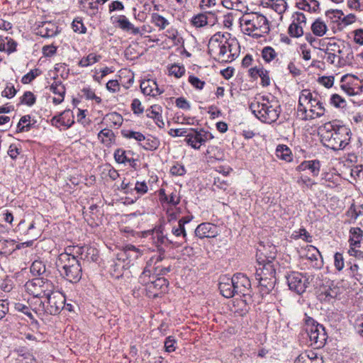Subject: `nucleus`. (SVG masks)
<instances>
[{
  "mask_svg": "<svg viewBox=\"0 0 363 363\" xmlns=\"http://www.w3.org/2000/svg\"><path fill=\"white\" fill-rule=\"evenodd\" d=\"M82 10L91 16H96L99 11L98 2L94 0H81Z\"/></svg>",
  "mask_w": 363,
  "mask_h": 363,
  "instance_id": "cd10ccee",
  "label": "nucleus"
},
{
  "mask_svg": "<svg viewBox=\"0 0 363 363\" xmlns=\"http://www.w3.org/2000/svg\"><path fill=\"white\" fill-rule=\"evenodd\" d=\"M328 30L326 23L320 18H317L311 25L313 33L318 37L323 36Z\"/></svg>",
  "mask_w": 363,
  "mask_h": 363,
  "instance_id": "f704fd0d",
  "label": "nucleus"
},
{
  "mask_svg": "<svg viewBox=\"0 0 363 363\" xmlns=\"http://www.w3.org/2000/svg\"><path fill=\"white\" fill-rule=\"evenodd\" d=\"M340 45L341 43H328L326 46L325 53L336 54L337 52H339Z\"/></svg>",
  "mask_w": 363,
  "mask_h": 363,
  "instance_id": "e2e57ef3",
  "label": "nucleus"
},
{
  "mask_svg": "<svg viewBox=\"0 0 363 363\" xmlns=\"http://www.w3.org/2000/svg\"><path fill=\"white\" fill-rule=\"evenodd\" d=\"M305 330L308 334L311 345L315 347H321L327 340V334L324 327L310 317H307L305 321Z\"/></svg>",
  "mask_w": 363,
  "mask_h": 363,
  "instance_id": "0eeeda50",
  "label": "nucleus"
},
{
  "mask_svg": "<svg viewBox=\"0 0 363 363\" xmlns=\"http://www.w3.org/2000/svg\"><path fill=\"white\" fill-rule=\"evenodd\" d=\"M292 23L289 27L291 36L298 38L303 35V29L306 26V17L301 12H295L292 16Z\"/></svg>",
  "mask_w": 363,
  "mask_h": 363,
  "instance_id": "ddd939ff",
  "label": "nucleus"
},
{
  "mask_svg": "<svg viewBox=\"0 0 363 363\" xmlns=\"http://www.w3.org/2000/svg\"><path fill=\"white\" fill-rule=\"evenodd\" d=\"M61 275L72 283L78 282L82 278V269L79 260L69 253H61L56 262Z\"/></svg>",
  "mask_w": 363,
  "mask_h": 363,
  "instance_id": "20e7f679",
  "label": "nucleus"
},
{
  "mask_svg": "<svg viewBox=\"0 0 363 363\" xmlns=\"http://www.w3.org/2000/svg\"><path fill=\"white\" fill-rule=\"evenodd\" d=\"M143 255V252L132 245H128L117 255L118 259L128 260V263L138 259Z\"/></svg>",
  "mask_w": 363,
  "mask_h": 363,
  "instance_id": "a211bd4d",
  "label": "nucleus"
},
{
  "mask_svg": "<svg viewBox=\"0 0 363 363\" xmlns=\"http://www.w3.org/2000/svg\"><path fill=\"white\" fill-rule=\"evenodd\" d=\"M288 286L291 291L298 294H303L308 287V281L303 274L293 272L286 276Z\"/></svg>",
  "mask_w": 363,
  "mask_h": 363,
  "instance_id": "f8f14e48",
  "label": "nucleus"
},
{
  "mask_svg": "<svg viewBox=\"0 0 363 363\" xmlns=\"http://www.w3.org/2000/svg\"><path fill=\"white\" fill-rule=\"evenodd\" d=\"M323 104L308 89H303L299 94L297 106L298 115L303 120H312L320 118L325 114Z\"/></svg>",
  "mask_w": 363,
  "mask_h": 363,
  "instance_id": "7ed1b4c3",
  "label": "nucleus"
},
{
  "mask_svg": "<svg viewBox=\"0 0 363 363\" xmlns=\"http://www.w3.org/2000/svg\"><path fill=\"white\" fill-rule=\"evenodd\" d=\"M232 279L229 277L221 278L219 283L220 294L225 298H231L235 295Z\"/></svg>",
  "mask_w": 363,
  "mask_h": 363,
  "instance_id": "5701e85b",
  "label": "nucleus"
},
{
  "mask_svg": "<svg viewBox=\"0 0 363 363\" xmlns=\"http://www.w3.org/2000/svg\"><path fill=\"white\" fill-rule=\"evenodd\" d=\"M300 169H308L313 176H318L320 172V164L318 160L304 161L298 167Z\"/></svg>",
  "mask_w": 363,
  "mask_h": 363,
  "instance_id": "72a5a7b5",
  "label": "nucleus"
},
{
  "mask_svg": "<svg viewBox=\"0 0 363 363\" xmlns=\"http://www.w3.org/2000/svg\"><path fill=\"white\" fill-rule=\"evenodd\" d=\"M189 82L196 89H202L205 85V82L194 76L189 77Z\"/></svg>",
  "mask_w": 363,
  "mask_h": 363,
  "instance_id": "bf43d9fd",
  "label": "nucleus"
},
{
  "mask_svg": "<svg viewBox=\"0 0 363 363\" xmlns=\"http://www.w3.org/2000/svg\"><path fill=\"white\" fill-rule=\"evenodd\" d=\"M142 92L147 96H156L163 92L153 79L144 80L140 83Z\"/></svg>",
  "mask_w": 363,
  "mask_h": 363,
  "instance_id": "412c9836",
  "label": "nucleus"
},
{
  "mask_svg": "<svg viewBox=\"0 0 363 363\" xmlns=\"http://www.w3.org/2000/svg\"><path fill=\"white\" fill-rule=\"evenodd\" d=\"M272 7L278 13H283L286 9V3L284 0H272Z\"/></svg>",
  "mask_w": 363,
  "mask_h": 363,
  "instance_id": "603ef678",
  "label": "nucleus"
},
{
  "mask_svg": "<svg viewBox=\"0 0 363 363\" xmlns=\"http://www.w3.org/2000/svg\"><path fill=\"white\" fill-rule=\"evenodd\" d=\"M306 258L313 262H315L313 267L320 268L322 266V261H318V257H320V253L318 250L313 245L307 246L306 248Z\"/></svg>",
  "mask_w": 363,
  "mask_h": 363,
  "instance_id": "c85d7f7f",
  "label": "nucleus"
},
{
  "mask_svg": "<svg viewBox=\"0 0 363 363\" xmlns=\"http://www.w3.org/2000/svg\"><path fill=\"white\" fill-rule=\"evenodd\" d=\"M262 56L266 62H269L276 57L277 52L272 47L268 46L263 48Z\"/></svg>",
  "mask_w": 363,
  "mask_h": 363,
  "instance_id": "c03bdc74",
  "label": "nucleus"
},
{
  "mask_svg": "<svg viewBox=\"0 0 363 363\" xmlns=\"http://www.w3.org/2000/svg\"><path fill=\"white\" fill-rule=\"evenodd\" d=\"M176 340L172 336H169L164 341L165 351L167 352H174L176 350L175 347Z\"/></svg>",
  "mask_w": 363,
  "mask_h": 363,
  "instance_id": "5fc2aeb1",
  "label": "nucleus"
},
{
  "mask_svg": "<svg viewBox=\"0 0 363 363\" xmlns=\"http://www.w3.org/2000/svg\"><path fill=\"white\" fill-rule=\"evenodd\" d=\"M188 133L189 129L186 128L170 129L169 131V134L172 137L185 136L186 138Z\"/></svg>",
  "mask_w": 363,
  "mask_h": 363,
  "instance_id": "69168bd1",
  "label": "nucleus"
},
{
  "mask_svg": "<svg viewBox=\"0 0 363 363\" xmlns=\"http://www.w3.org/2000/svg\"><path fill=\"white\" fill-rule=\"evenodd\" d=\"M330 104L337 108H344L346 106L345 100L339 94H333L330 98Z\"/></svg>",
  "mask_w": 363,
  "mask_h": 363,
  "instance_id": "49530a36",
  "label": "nucleus"
},
{
  "mask_svg": "<svg viewBox=\"0 0 363 363\" xmlns=\"http://www.w3.org/2000/svg\"><path fill=\"white\" fill-rule=\"evenodd\" d=\"M118 27L127 32H131L134 35L140 33V29L134 26L125 16H120L117 20Z\"/></svg>",
  "mask_w": 363,
  "mask_h": 363,
  "instance_id": "bb28decb",
  "label": "nucleus"
},
{
  "mask_svg": "<svg viewBox=\"0 0 363 363\" xmlns=\"http://www.w3.org/2000/svg\"><path fill=\"white\" fill-rule=\"evenodd\" d=\"M34 362L35 359L33 356L28 352L19 354L17 358V363H33Z\"/></svg>",
  "mask_w": 363,
  "mask_h": 363,
  "instance_id": "4d7b16f0",
  "label": "nucleus"
},
{
  "mask_svg": "<svg viewBox=\"0 0 363 363\" xmlns=\"http://www.w3.org/2000/svg\"><path fill=\"white\" fill-rule=\"evenodd\" d=\"M74 123V115L69 110H65L59 116H55L51 119L52 125L57 128L64 126L67 129L70 128Z\"/></svg>",
  "mask_w": 363,
  "mask_h": 363,
  "instance_id": "f3484780",
  "label": "nucleus"
},
{
  "mask_svg": "<svg viewBox=\"0 0 363 363\" xmlns=\"http://www.w3.org/2000/svg\"><path fill=\"white\" fill-rule=\"evenodd\" d=\"M169 72L170 75H173L177 78H180L184 75L185 68L183 66L174 65L169 68Z\"/></svg>",
  "mask_w": 363,
  "mask_h": 363,
  "instance_id": "09e8293b",
  "label": "nucleus"
},
{
  "mask_svg": "<svg viewBox=\"0 0 363 363\" xmlns=\"http://www.w3.org/2000/svg\"><path fill=\"white\" fill-rule=\"evenodd\" d=\"M30 121V116L29 115L22 116L17 125V132L22 133L28 131L32 125Z\"/></svg>",
  "mask_w": 363,
  "mask_h": 363,
  "instance_id": "a19ab883",
  "label": "nucleus"
},
{
  "mask_svg": "<svg viewBox=\"0 0 363 363\" xmlns=\"http://www.w3.org/2000/svg\"><path fill=\"white\" fill-rule=\"evenodd\" d=\"M338 61H348L353 58L352 48L348 43L341 42L339 52H336Z\"/></svg>",
  "mask_w": 363,
  "mask_h": 363,
  "instance_id": "7c9ffc66",
  "label": "nucleus"
},
{
  "mask_svg": "<svg viewBox=\"0 0 363 363\" xmlns=\"http://www.w3.org/2000/svg\"><path fill=\"white\" fill-rule=\"evenodd\" d=\"M160 145V140L152 135L145 136V140H143L140 145L146 150L153 151L157 150Z\"/></svg>",
  "mask_w": 363,
  "mask_h": 363,
  "instance_id": "c9c22d12",
  "label": "nucleus"
},
{
  "mask_svg": "<svg viewBox=\"0 0 363 363\" xmlns=\"http://www.w3.org/2000/svg\"><path fill=\"white\" fill-rule=\"evenodd\" d=\"M360 80L353 75H344L340 81V88L347 95L354 96L360 91Z\"/></svg>",
  "mask_w": 363,
  "mask_h": 363,
  "instance_id": "4468645a",
  "label": "nucleus"
},
{
  "mask_svg": "<svg viewBox=\"0 0 363 363\" xmlns=\"http://www.w3.org/2000/svg\"><path fill=\"white\" fill-rule=\"evenodd\" d=\"M277 254V250L275 245L271 244L260 245L257 252V263L274 262Z\"/></svg>",
  "mask_w": 363,
  "mask_h": 363,
  "instance_id": "2eb2a0df",
  "label": "nucleus"
},
{
  "mask_svg": "<svg viewBox=\"0 0 363 363\" xmlns=\"http://www.w3.org/2000/svg\"><path fill=\"white\" fill-rule=\"evenodd\" d=\"M35 102V97L31 91H26L21 98V103L28 106H32Z\"/></svg>",
  "mask_w": 363,
  "mask_h": 363,
  "instance_id": "864d4df0",
  "label": "nucleus"
},
{
  "mask_svg": "<svg viewBox=\"0 0 363 363\" xmlns=\"http://www.w3.org/2000/svg\"><path fill=\"white\" fill-rule=\"evenodd\" d=\"M363 230L359 228H352L350 230V246L360 247Z\"/></svg>",
  "mask_w": 363,
  "mask_h": 363,
  "instance_id": "c756f323",
  "label": "nucleus"
},
{
  "mask_svg": "<svg viewBox=\"0 0 363 363\" xmlns=\"http://www.w3.org/2000/svg\"><path fill=\"white\" fill-rule=\"evenodd\" d=\"M161 107L157 106H152L150 108L146 110V116L150 118H152L157 125L162 128L164 127V122L161 114Z\"/></svg>",
  "mask_w": 363,
  "mask_h": 363,
  "instance_id": "a878e982",
  "label": "nucleus"
},
{
  "mask_svg": "<svg viewBox=\"0 0 363 363\" xmlns=\"http://www.w3.org/2000/svg\"><path fill=\"white\" fill-rule=\"evenodd\" d=\"M275 265L274 262L258 263V267L256 269L255 277L261 286L270 291L274 288L276 282L275 279Z\"/></svg>",
  "mask_w": 363,
  "mask_h": 363,
  "instance_id": "6e6552de",
  "label": "nucleus"
},
{
  "mask_svg": "<svg viewBox=\"0 0 363 363\" xmlns=\"http://www.w3.org/2000/svg\"><path fill=\"white\" fill-rule=\"evenodd\" d=\"M131 154V152H126L125 150L118 148L114 152V158L116 162L120 164H125L128 162L131 166H133V163H135V160L133 158H130L128 155Z\"/></svg>",
  "mask_w": 363,
  "mask_h": 363,
  "instance_id": "2f4dec72",
  "label": "nucleus"
},
{
  "mask_svg": "<svg viewBox=\"0 0 363 363\" xmlns=\"http://www.w3.org/2000/svg\"><path fill=\"white\" fill-rule=\"evenodd\" d=\"M334 265L335 269L340 272L345 266L343 255L342 253L336 252L334 255Z\"/></svg>",
  "mask_w": 363,
  "mask_h": 363,
  "instance_id": "3c124183",
  "label": "nucleus"
},
{
  "mask_svg": "<svg viewBox=\"0 0 363 363\" xmlns=\"http://www.w3.org/2000/svg\"><path fill=\"white\" fill-rule=\"evenodd\" d=\"M123 135L125 138L134 139L141 143L143 140H145V135L143 133L137 131L127 130L123 132Z\"/></svg>",
  "mask_w": 363,
  "mask_h": 363,
  "instance_id": "a18cd8bd",
  "label": "nucleus"
},
{
  "mask_svg": "<svg viewBox=\"0 0 363 363\" xmlns=\"http://www.w3.org/2000/svg\"><path fill=\"white\" fill-rule=\"evenodd\" d=\"M196 235L202 239L205 238H215L218 235V227L210 223H203L195 230Z\"/></svg>",
  "mask_w": 363,
  "mask_h": 363,
  "instance_id": "6ab92c4d",
  "label": "nucleus"
},
{
  "mask_svg": "<svg viewBox=\"0 0 363 363\" xmlns=\"http://www.w3.org/2000/svg\"><path fill=\"white\" fill-rule=\"evenodd\" d=\"M152 22L160 30H164L169 24V21L158 13L152 14Z\"/></svg>",
  "mask_w": 363,
  "mask_h": 363,
  "instance_id": "37998d69",
  "label": "nucleus"
},
{
  "mask_svg": "<svg viewBox=\"0 0 363 363\" xmlns=\"http://www.w3.org/2000/svg\"><path fill=\"white\" fill-rule=\"evenodd\" d=\"M131 108L134 113L140 114L143 112L144 108L140 102V101L138 99H134L131 104Z\"/></svg>",
  "mask_w": 363,
  "mask_h": 363,
  "instance_id": "680f3d73",
  "label": "nucleus"
},
{
  "mask_svg": "<svg viewBox=\"0 0 363 363\" xmlns=\"http://www.w3.org/2000/svg\"><path fill=\"white\" fill-rule=\"evenodd\" d=\"M235 288V294L246 296L250 291V279L243 274L238 273L231 278Z\"/></svg>",
  "mask_w": 363,
  "mask_h": 363,
  "instance_id": "dca6fc26",
  "label": "nucleus"
},
{
  "mask_svg": "<svg viewBox=\"0 0 363 363\" xmlns=\"http://www.w3.org/2000/svg\"><path fill=\"white\" fill-rule=\"evenodd\" d=\"M72 29L74 32L79 33H86V27L83 24L82 20H77L75 19L73 21L72 24Z\"/></svg>",
  "mask_w": 363,
  "mask_h": 363,
  "instance_id": "6e6d98bb",
  "label": "nucleus"
},
{
  "mask_svg": "<svg viewBox=\"0 0 363 363\" xmlns=\"http://www.w3.org/2000/svg\"><path fill=\"white\" fill-rule=\"evenodd\" d=\"M208 15L213 16V13H201L194 16L191 21V24L196 28H201L208 23Z\"/></svg>",
  "mask_w": 363,
  "mask_h": 363,
  "instance_id": "58836bf2",
  "label": "nucleus"
},
{
  "mask_svg": "<svg viewBox=\"0 0 363 363\" xmlns=\"http://www.w3.org/2000/svg\"><path fill=\"white\" fill-rule=\"evenodd\" d=\"M168 281L164 277H157L155 280L151 281L147 285V291L156 297L159 294V291L164 292L168 286Z\"/></svg>",
  "mask_w": 363,
  "mask_h": 363,
  "instance_id": "aec40b11",
  "label": "nucleus"
},
{
  "mask_svg": "<svg viewBox=\"0 0 363 363\" xmlns=\"http://www.w3.org/2000/svg\"><path fill=\"white\" fill-rule=\"evenodd\" d=\"M250 108L259 120L267 123L275 122L280 113L279 106L272 104L264 97L252 101L250 105Z\"/></svg>",
  "mask_w": 363,
  "mask_h": 363,
  "instance_id": "423d86ee",
  "label": "nucleus"
},
{
  "mask_svg": "<svg viewBox=\"0 0 363 363\" xmlns=\"http://www.w3.org/2000/svg\"><path fill=\"white\" fill-rule=\"evenodd\" d=\"M294 363H323V360L315 352L310 350L300 354L295 359Z\"/></svg>",
  "mask_w": 363,
  "mask_h": 363,
  "instance_id": "b1692460",
  "label": "nucleus"
},
{
  "mask_svg": "<svg viewBox=\"0 0 363 363\" xmlns=\"http://www.w3.org/2000/svg\"><path fill=\"white\" fill-rule=\"evenodd\" d=\"M276 155L278 158L286 162L292 160V153L291 150L285 145H279L276 148Z\"/></svg>",
  "mask_w": 363,
  "mask_h": 363,
  "instance_id": "4c0bfd02",
  "label": "nucleus"
},
{
  "mask_svg": "<svg viewBox=\"0 0 363 363\" xmlns=\"http://www.w3.org/2000/svg\"><path fill=\"white\" fill-rule=\"evenodd\" d=\"M30 272L33 276H40L47 273L45 263L41 260H35L30 266Z\"/></svg>",
  "mask_w": 363,
  "mask_h": 363,
  "instance_id": "ea45409f",
  "label": "nucleus"
},
{
  "mask_svg": "<svg viewBox=\"0 0 363 363\" xmlns=\"http://www.w3.org/2000/svg\"><path fill=\"white\" fill-rule=\"evenodd\" d=\"M240 24L245 34L255 38L262 37L269 31L268 20L258 13H245L240 18Z\"/></svg>",
  "mask_w": 363,
  "mask_h": 363,
  "instance_id": "39448f33",
  "label": "nucleus"
},
{
  "mask_svg": "<svg viewBox=\"0 0 363 363\" xmlns=\"http://www.w3.org/2000/svg\"><path fill=\"white\" fill-rule=\"evenodd\" d=\"M238 43L230 38L228 33L218 32L209 40L208 51L216 60L221 62H230L238 57Z\"/></svg>",
  "mask_w": 363,
  "mask_h": 363,
  "instance_id": "f257e3e1",
  "label": "nucleus"
},
{
  "mask_svg": "<svg viewBox=\"0 0 363 363\" xmlns=\"http://www.w3.org/2000/svg\"><path fill=\"white\" fill-rule=\"evenodd\" d=\"M27 292L34 297H45L54 291L52 282L44 278H35L25 284Z\"/></svg>",
  "mask_w": 363,
  "mask_h": 363,
  "instance_id": "1a4fd4ad",
  "label": "nucleus"
},
{
  "mask_svg": "<svg viewBox=\"0 0 363 363\" xmlns=\"http://www.w3.org/2000/svg\"><path fill=\"white\" fill-rule=\"evenodd\" d=\"M82 91L86 99L94 100L97 104H100L101 102V98L97 96L91 89L84 88Z\"/></svg>",
  "mask_w": 363,
  "mask_h": 363,
  "instance_id": "8fccbe9b",
  "label": "nucleus"
},
{
  "mask_svg": "<svg viewBox=\"0 0 363 363\" xmlns=\"http://www.w3.org/2000/svg\"><path fill=\"white\" fill-rule=\"evenodd\" d=\"M350 273L352 277H354L357 281H360L363 275L359 272V266L356 264H354L350 267Z\"/></svg>",
  "mask_w": 363,
  "mask_h": 363,
  "instance_id": "338daca9",
  "label": "nucleus"
},
{
  "mask_svg": "<svg viewBox=\"0 0 363 363\" xmlns=\"http://www.w3.org/2000/svg\"><path fill=\"white\" fill-rule=\"evenodd\" d=\"M106 118L111 121L116 125H120L122 123V117L117 113H109L106 115Z\"/></svg>",
  "mask_w": 363,
  "mask_h": 363,
  "instance_id": "0e129e2a",
  "label": "nucleus"
},
{
  "mask_svg": "<svg viewBox=\"0 0 363 363\" xmlns=\"http://www.w3.org/2000/svg\"><path fill=\"white\" fill-rule=\"evenodd\" d=\"M50 90L57 96L52 99V101L55 104H61L65 97V87L60 81H55L50 86Z\"/></svg>",
  "mask_w": 363,
  "mask_h": 363,
  "instance_id": "393cba45",
  "label": "nucleus"
},
{
  "mask_svg": "<svg viewBox=\"0 0 363 363\" xmlns=\"http://www.w3.org/2000/svg\"><path fill=\"white\" fill-rule=\"evenodd\" d=\"M100 55H97L94 53H90L86 57H83L80 60L79 62V65L81 67H88L97 62L100 60Z\"/></svg>",
  "mask_w": 363,
  "mask_h": 363,
  "instance_id": "79ce46f5",
  "label": "nucleus"
},
{
  "mask_svg": "<svg viewBox=\"0 0 363 363\" xmlns=\"http://www.w3.org/2000/svg\"><path fill=\"white\" fill-rule=\"evenodd\" d=\"M323 145L333 150H343L350 142L351 131L345 125L328 122L318 129Z\"/></svg>",
  "mask_w": 363,
  "mask_h": 363,
  "instance_id": "f03ea898",
  "label": "nucleus"
},
{
  "mask_svg": "<svg viewBox=\"0 0 363 363\" xmlns=\"http://www.w3.org/2000/svg\"><path fill=\"white\" fill-rule=\"evenodd\" d=\"M21 153V147L19 144L13 143L10 145L8 150V154L13 160L16 159Z\"/></svg>",
  "mask_w": 363,
  "mask_h": 363,
  "instance_id": "de8ad7c7",
  "label": "nucleus"
},
{
  "mask_svg": "<svg viewBox=\"0 0 363 363\" xmlns=\"http://www.w3.org/2000/svg\"><path fill=\"white\" fill-rule=\"evenodd\" d=\"M16 94V90L13 85L11 84H8L5 87L4 90L2 91V96L6 97L8 99H11Z\"/></svg>",
  "mask_w": 363,
  "mask_h": 363,
  "instance_id": "052dcab7",
  "label": "nucleus"
},
{
  "mask_svg": "<svg viewBox=\"0 0 363 363\" xmlns=\"http://www.w3.org/2000/svg\"><path fill=\"white\" fill-rule=\"evenodd\" d=\"M213 138V135L203 129H189L188 135L184 141L195 150H199L202 144Z\"/></svg>",
  "mask_w": 363,
  "mask_h": 363,
  "instance_id": "9d476101",
  "label": "nucleus"
},
{
  "mask_svg": "<svg viewBox=\"0 0 363 363\" xmlns=\"http://www.w3.org/2000/svg\"><path fill=\"white\" fill-rule=\"evenodd\" d=\"M57 33V27L50 22L42 23L36 28V34L43 38H50L56 35Z\"/></svg>",
  "mask_w": 363,
  "mask_h": 363,
  "instance_id": "4be33fe9",
  "label": "nucleus"
},
{
  "mask_svg": "<svg viewBox=\"0 0 363 363\" xmlns=\"http://www.w3.org/2000/svg\"><path fill=\"white\" fill-rule=\"evenodd\" d=\"M298 5L300 9L310 13H315L320 9V4L317 0H302Z\"/></svg>",
  "mask_w": 363,
  "mask_h": 363,
  "instance_id": "e433bc0d",
  "label": "nucleus"
},
{
  "mask_svg": "<svg viewBox=\"0 0 363 363\" xmlns=\"http://www.w3.org/2000/svg\"><path fill=\"white\" fill-rule=\"evenodd\" d=\"M98 138L106 146H111L115 142V135L113 132L107 128L101 130L98 134Z\"/></svg>",
  "mask_w": 363,
  "mask_h": 363,
  "instance_id": "473e14b6",
  "label": "nucleus"
},
{
  "mask_svg": "<svg viewBox=\"0 0 363 363\" xmlns=\"http://www.w3.org/2000/svg\"><path fill=\"white\" fill-rule=\"evenodd\" d=\"M17 43L11 38H5V51L9 53L13 52L16 50Z\"/></svg>",
  "mask_w": 363,
  "mask_h": 363,
  "instance_id": "13d9d810",
  "label": "nucleus"
},
{
  "mask_svg": "<svg viewBox=\"0 0 363 363\" xmlns=\"http://www.w3.org/2000/svg\"><path fill=\"white\" fill-rule=\"evenodd\" d=\"M47 306H45V303L40 301V304H43V308L51 315H56L64 308L65 303V296L58 292H54V291L49 295H46Z\"/></svg>",
  "mask_w": 363,
  "mask_h": 363,
  "instance_id": "9b49d317",
  "label": "nucleus"
},
{
  "mask_svg": "<svg viewBox=\"0 0 363 363\" xmlns=\"http://www.w3.org/2000/svg\"><path fill=\"white\" fill-rule=\"evenodd\" d=\"M318 82L327 88H330L331 86H333L334 84V77H321L318 79Z\"/></svg>",
  "mask_w": 363,
  "mask_h": 363,
  "instance_id": "774afa93",
  "label": "nucleus"
}]
</instances>
